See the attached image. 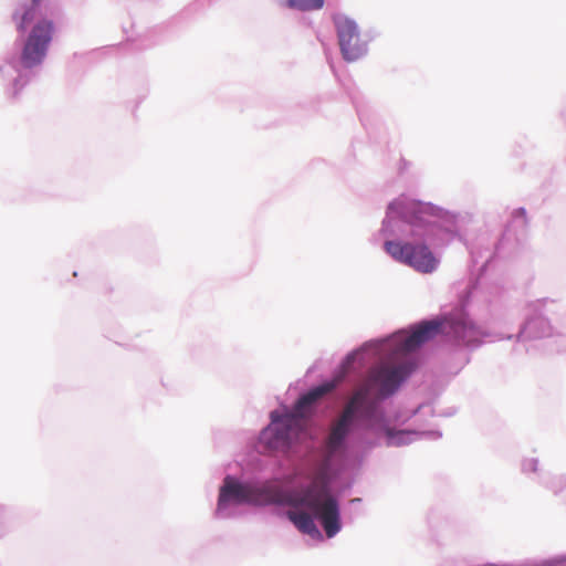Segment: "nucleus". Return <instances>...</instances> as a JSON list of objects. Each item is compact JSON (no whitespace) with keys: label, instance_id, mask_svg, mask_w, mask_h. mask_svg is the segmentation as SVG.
<instances>
[{"label":"nucleus","instance_id":"3","mask_svg":"<svg viewBox=\"0 0 566 566\" xmlns=\"http://www.w3.org/2000/svg\"><path fill=\"white\" fill-rule=\"evenodd\" d=\"M385 250L396 261L403 263L420 273H432L439 264L438 259L426 244L386 241Z\"/></svg>","mask_w":566,"mask_h":566},{"label":"nucleus","instance_id":"10","mask_svg":"<svg viewBox=\"0 0 566 566\" xmlns=\"http://www.w3.org/2000/svg\"><path fill=\"white\" fill-rule=\"evenodd\" d=\"M291 8H296L303 11L318 10L324 6V0H287Z\"/></svg>","mask_w":566,"mask_h":566},{"label":"nucleus","instance_id":"5","mask_svg":"<svg viewBox=\"0 0 566 566\" xmlns=\"http://www.w3.org/2000/svg\"><path fill=\"white\" fill-rule=\"evenodd\" d=\"M335 23L343 57L353 62L364 56L367 53V41L360 34L357 24L348 18H339Z\"/></svg>","mask_w":566,"mask_h":566},{"label":"nucleus","instance_id":"2","mask_svg":"<svg viewBox=\"0 0 566 566\" xmlns=\"http://www.w3.org/2000/svg\"><path fill=\"white\" fill-rule=\"evenodd\" d=\"M358 356L359 353L349 354L342 365L343 371L340 375L301 396L292 411L283 415L276 411L271 412L272 422L262 432V439L269 448L285 451L298 440L300 434L306 428L305 419L312 416L315 403L339 385Z\"/></svg>","mask_w":566,"mask_h":566},{"label":"nucleus","instance_id":"1","mask_svg":"<svg viewBox=\"0 0 566 566\" xmlns=\"http://www.w3.org/2000/svg\"><path fill=\"white\" fill-rule=\"evenodd\" d=\"M463 323L464 321H424L415 332H399L387 339L382 350L390 352V361L399 363L395 366L382 365L371 371L368 384L353 394L339 417L333 422L325 443L326 454L314 469L310 484L286 495L289 505L305 507L319 520L327 537L335 536L340 530L339 504L331 490L332 458L343 447L356 412L368 399L370 387L378 386L379 395L382 397L391 395L415 367L405 359V356L433 337L444 324L457 329Z\"/></svg>","mask_w":566,"mask_h":566},{"label":"nucleus","instance_id":"9","mask_svg":"<svg viewBox=\"0 0 566 566\" xmlns=\"http://www.w3.org/2000/svg\"><path fill=\"white\" fill-rule=\"evenodd\" d=\"M41 0H32V6L28 8L22 15L19 18L17 22V28L19 31L23 32L25 31L28 24L34 19L35 17V8L40 4Z\"/></svg>","mask_w":566,"mask_h":566},{"label":"nucleus","instance_id":"7","mask_svg":"<svg viewBox=\"0 0 566 566\" xmlns=\"http://www.w3.org/2000/svg\"><path fill=\"white\" fill-rule=\"evenodd\" d=\"M390 210L400 213L410 224L420 226L429 223V217L433 214V207L408 199H399L390 205Z\"/></svg>","mask_w":566,"mask_h":566},{"label":"nucleus","instance_id":"4","mask_svg":"<svg viewBox=\"0 0 566 566\" xmlns=\"http://www.w3.org/2000/svg\"><path fill=\"white\" fill-rule=\"evenodd\" d=\"M54 31V22L45 18L32 27L21 52V63L24 67L32 69L44 61Z\"/></svg>","mask_w":566,"mask_h":566},{"label":"nucleus","instance_id":"6","mask_svg":"<svg viewBox=\"0 0 566 566\" xmlns=\"http://www.w3.org/2000/svg\"><path fill=\"white\" fill-rule=\"evenodd\" d=\"M269 501L270 495L264 490L250 484L238 483L227 478L220 491L218 507L221 510L228 502L261 505Z\"/></svg>","mask_w":566,"mask_h":566},{"label":"nucleus","instance_id":"8","mask_svg":"<svg viewBox=\"0 0 566 566\" xmlns=\"http://www.w3.org/2000/svg\"><path fill=\"white\" fill-rule=\"evenodd\" d=\"M287 517L300 532L312 536L319 534L314 518L310 513L305 511H289Z\"/></svg>","mask_w":566,"mask_h":566}]
</instances>
